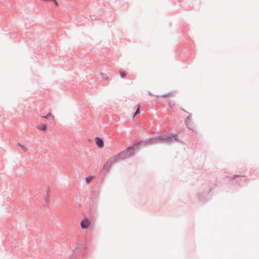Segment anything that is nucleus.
I'll return each mask as SVG.
<instances>
[{"instance_id": "nucleus-1", "label": "nucleus", "mask_w": 259, "mask_h": 259, "mask_svg": "<svg viewBox=\"0 0 259 259\" xmlns=\"http://www.w3.org/2000/svg\"><path fill=\"white\" fill-rule=\"evenodd\" d=\"M174 140H176V136L173 137H167L162 136L157 138L153 139L150 140L151 143H158V142H164V143H170Z\"/></svg>"}, {"instance_id": "nucleus-2", "label": "nucleus", "mask_w": 259, "mask_h": 259, "mask_svg": "<svg viewBox=\"0 0 259 259\" xmlns=\"http://www.w3.org/2000/svg\"><path fill=\"white\" fill-rule=\"evenodd\" d=\"M122 153H119L117 155H115L111 157L106 162V164H108L109 166H111L113 163L117 162L122 156Z\"/></svg>"}, {"instance_id": "nucleus-3", "label": "nucleus", "mask_w": 259, "mask_h": 259, "mask_svg": "<svg viewBox=\"0 0 259 259\" xmlns=\"http://www.w3.org/2000/svg\"><path fill=\"white\" fill-rule=\"evenodd\" d=\"M185 122L186 126L189 129L193 130L194 128V123L191 115H189L187 116Z\"/></svg>"}, {"instance_id": "nucleus-4", "label": "nucleus", "mask_w": 259, "mask_h": 259, "mask_svg": "<svg viewBox=\"0 0 259 259\" xmlns=\"http://www.w3.org/2000/svg\"><path fill=\"white\" fill-rule=\"evenodd\" d=\"M91 225V222L87 218L82 220L80 223V226L82 229L89 228Z\"/></svg>"}, {"instance_id": "nucleus-5", "label": "nucleus", "mask_w": 259, "mask_h": 259, "mask_svg": "<svg viewBox=\"0 0 259 259\" xmlns=\"http://www.w3.org/2000/svg\"><path fill=\"white\" fill-rule=\"evenodd\" d=\"M95 142L96 145L99 148H102L104 146V143L103 140L99 137H96L95 138Z\"/></svg>"}, {"instance_id": "nucleus-6", "label": "nucleus", "mask_w": 259, "mask_h": 259, "mask_svg": "<svg viewBox=\"0 0 259 259\" xmlns=\"http://www.w3.org/2000/svg\"><path fill=\"white\" fill-rule=\"evenodd\" d=\"M37 128L38 130L42 131H45L47 129V124H40V125H37Z\"/></svg>"}, {"instance_id": "nucleus-7", "label": "nucleus", "mask_w": 259, "mask_h": 259, "mask_svg": "<svg viewBox=\"0 0 259 259\" xmlns=\"http://www.w3.org/2000/svg\"><path fill=\"white\" fill-rule=\"evenodd\" d=\"M119 73H120V76L122 78L125 77L126 75V72L124 71L121 70V71H120Z\"/></svg>"}, {"instance_id": "nucleus-8", "label": "nucleus", "mask_w": 259, "mask_h": 259, "mask_svg": "<svg viewBox=\"0 0 259 259\" xmlns=\"http://www.w3.org/2000/svg\"><path fill=\"white\" fill-rule=\"evenodd\" d=\"M92 179V177H89L86 178L85 180L87 183H90L91 180Z\"/></svg>"}, {"instance_id": "nucleus-9", "label": "nucleus", "mask_w": 259, "mask_h": 259, "mask_svg": "<svg viewBox=\"0 0 259 259\" xmlns=\"http://www.w3.org/2000/svg\"><path fill=\"white\" fill-rule=\"evenodd\" d=\"M139 109H140V106L139 105H137V109L136 111L135 112V113H134V116H135L138 113Z\"/></svg>"}, {"instance_id": "nucleus-10", "label": "nucleus", "mask_w": 259, "mask_h": 259, "mask_svg": "<svg viewBox=\"0 0 259 259\" xmlns=\"http://www.w3.org/2000/svg\"><path fill=\"white\" fill-rule=\"evenodd\" d=\"M51 115V113H49L46 116H45L44 117L47 118L48 117L50 116Z\"/></svg>"}, {"instance_id": "nucleus-11", "label": "nucleus", "mask_w": 259, "mask_h": 259, "mask_svg": "<svg viewBox=\"0 0 259 259\" xmlns=\"http://www.w3.org/2000/svg\"><path fill=\"white\" fill-rule=\"evenodd\" d=\"M19 146L22 149H25V146H23V145H21V144H19Z\"/></svg>"}, {"instance_id": "nucleus-12", "label": "nucleus", "mask_w": 259, "mask_h": 259, "mask_svg": "<svg viewBox=\"0 0 259 259\" xmlns=\"http://www.w3.org/2000/svg\"><path fill=\"white\" fill-rule=\"evenodd\" d=\"M171 93H169V94H166V95H165L163 96V97H166V96H171Z\"/></svg>"}]
</instances>
